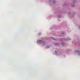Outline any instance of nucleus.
<instances>
[{
	"label": "nucleus",
	"instance_id": "1",
	"mask_svg": "<svg viewBox=\"0 0 80 80\" xmlns=\"http://www.w3.org/2000/svg\"><path fill=\"white\" fill-rule=\"evenodd\" d=\"M37 42L38 43H44V42H43L42 41H38Z\"/></svg>",
	"mask_w": 80,
	"mask_h": 80
},
{
	"label": "nucleus",
	"instance_id": "2",
	"mask_svg": "<svg viewBox=\"0 0 80 80\" xmlns=\"http://www.w3.org/2000/svg\"><path fill=\"white\" fill-rule=\"evenodd\" d=\"M54 44L55 45H58V44L57 43H55Z\"/></svg>",
	"mask_w": 80,
	"mask_h": 80
},
{
	"label": "nucleus",
	"instance_id": "3",
	"mask_svg": "<svg viewBox=\"0 0 80 80\" xmlns=\"http://www.w3.org/2000/svg\"><path fill=\"white\" fill-rule=\"evenodd\" d=\"M47 48H49V47H47Z\"/></svg>",
	"mask_w": 80,
	"mask_h": 80
}]
</instances>
